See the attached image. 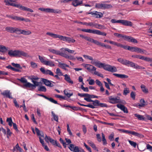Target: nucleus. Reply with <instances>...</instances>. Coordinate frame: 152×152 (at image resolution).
Masks as SVG:
<instances>
[{
    "label": "nucleus",
    "mask_w": 152,
    "mask_h": 152,
    "mask_svg": "<svg viewBox=\"0 0 152 152\" xmlns=\"http://www.w3.org/2000/svg\"><path fill=\"white\" fill-rule=\"evenodd\" d=\"M17 0H5L4 1L6 5H11L16 7V4L13 3Z\"/></svg>",
    "instance_id": "f8f14e48"
},
{
    "label": "nucleus",
    "mask_w": 152,
    "mask_h": 152,
    "mask_svg": "<svg viewBox=\"0 0 152 152\" xmlns=\"http://www.w3.org/2000/svg\"><path fill=\"white\" fill-rule=\"evenodd\" d=\"M42 81L45 85L47 86L50 87L53 86V85L51 83V82H52L51 81L49 80L46 79H43Z\"/></svg>",
    "instance_id": "a211bd4d"
},
{
    "label": "nucleus",
    "mask_w": 152,
    "mask_h": 152,
    "mask_svg": "<svg viewBox=\"0 0 152 152\" xmlns=\"http://www.w3.org/2000/svg\"><path fill=\"white\" fill-rule=\"evenodd\" d=\"M112 7V6L111 4H103V8L104 9H108Z\"/></svg>",
    "instance_id": "3c124183"
},
{
    "label": "nucleus",
    "mask_w": 152,
    "mask_h": 152,
    "mask_svg": "<svg viewBox=\"0 0 152 152\" xmlns=\"http://www.w3.org/2000/svg\"><path fill=\"white\" fill-rule=\"evenodd\" d=\"M40 70L44 74L54 76L53 73L51 70L48 69H45L44 67L41 68Z\"/></svg>",
    "instance_id": "20e7f679"
},
{
    "label": "nucleus",
    "mask_w": 152,
    "mask_h": 152,
    "mask_svg": "<svg viewBox=\"0 0 152 152\" xmlns=\"http://www.w3.org/2000/svg\"><path fill=\"white\" fill-rule=\"evenodd\" d=\"M7 50V48L3 45H0V52H3L6 51Z\"/></svg>",
    "instance_id": "7c9ffc66"
},
{
    "label": "nucleus",
    "mask_w": 152,
    "mask_h": 152,
    "mask_svg": "<svg viewBox=\"0 0 152 152\" xmlns=\"http://www.w3.org/2000/svg\"><path fill=\"white\" fill-rule=\"evenodd\" d=\"M113 75L117 77L121 78H127L128 77V76L127 75H124L119 74L116 73H113Z\"/></svg>",
    "instance_id": "a878e982"
},
{
    "label": "nucleus",
    "mask_w": 152,
    "mask_h": 152,
    "mask_svg": "<svg viewBox=\"0 0 152 152\" xmlns=\"http://www.w3.org/2000/svg\"><path fill=\"white\" fill-rule=\"evenodd\" d=\"M46 34L47 35L50 36L53 38H58L60 40L68 42L69 43H74L75 42V40L71 37L53 34L50 32H48L46 33Z\"/></svg>",
    "instance_id": "f257e3e1"
},
{
    "label": "nucleus",
    "mask_w": 152,
    "mask_h": 152,
    "mask_svg": "<svg viewBox=\"0 0 152 152\" xmlns=\"http://www.w3.org/2000/svg\"><path fill=\"white\" fill-rule=\"evenodd\" d=\"M87 81L89 82V84L90 85H93L94 84V81L89 77V79L87 80Z\"/></svg>",
    "instance_id": "603ef678"
},
{
    "label": "nucleus",
    "mask_w": 152,
    "mask_h": 152,
    "mask_svg": "<svg viewBox=\"0 0 152 152\" xmlns=\"http://www.w3.org/2000/svg\"><path fill=\"white\" fill-rule=\"evenodd\" d=\"M32 82L34 84V87L36 86H39L40 84V83H41V82H37L35 80H32Z\"/></svg>",
    "instance_id": "338daca9"
},
{
    "label": "nucleus",
    "mask_w": 152,
    "mask_h": 152,
    "mask_svg": "<svg viewBox=\"0 0 152 152\" xmlns=\"http://www.w3.org/2000/svg\"><path fill=\"white\" fill-rule=\"evenodd\" d=\"M7 121L8 122V124L10 126H12L13 122L11 118H7Z\"/></svg>",
    "instance_id": "864d4df0"
},
{
    "label": "nucleus",
    "mask_w": 152,
    "mask_h": 152,
    "mask_svg": "<svg viewBox=\"0 0 152 152\" xmlns=\"http://www.w3.org/2000/svg\"><path fill=\"white\" fill-rule=\"evenodd\" d=\"M145 61L151 63L150 64V65L152 66V58L146 57Z\"/></svg>",
    "instance_id": "49530a36"
},
{
    "label": "nucleus",
    "mask_w": 152,
    "mask_h": 152,
    "mask_svg": "<svg viewBox=\"0 0 152 152\" xmlns=\"http://www.w3.org/2000/svg\"><path fill=\"white\" fill-rule=\"evenodd\" d=\"M82 31H83L88 32L89 33H93L94 34L95 33V31L94 30H92L90 29H82Z\"/></svg>",
    "instance_id": "72a5a7b5"
},
{
    "label": "nucleus",
    "mask_w": 152,
    "mask_h": 152,
    "mask_svg": "<svg viewBox=\"0 0 152 152\" xmlns=\"http://www.w3.org/2000/svg\"><path fill=\"white\" fill-rule=\"evenodd\" d=\"M78 96H80V97H87L88 96H89V94H80L78 93Z\"/></svg>",
    "instance_id": "680f3d73"
},
{
    "label": "nucleus",
    "mask_w": 152,
    "mask_h": 152,
    "mask_svg": "<svg viewBox=\"0 0 152 152\" xmlns=\"http://www.w3.org/2000/svg\"><path fill=\"white\" fill-rule=\"evenodd\" d=\"M139 48L137 47H132L128 46L127 49L130 50L132 52H135L138 53Z\"/></svg>",
    "instance_id": "4be33fe9"
},
{
    "label": "nucleus",
    "mask_w": 152,
    "mask_h": 152,
    "mask_svg": "<svg viewBox=\"0 0 152 152\" xmlns=\"http://www.w3.org/2000/svg\"><path fill=\"white\" fill-rule=\"evenodd\" d=\"M63 76L64 77V80L68 83L71 85H72L73 84V82L71 80L69 75L66 74Z\"/></svg>",
    "instance_id": "f3484780"
},
{
    "label": "nucleus",
    "mask_w": 152,
    "mask_h": 152,
    "mask_svg": "<svg viewBox=\"0 0 152 152\" xmlns=\"http://www.w3.org/2000/svg\"><path fill=\"white\" fill-rule=\"evenodd\" d=\"M59 66L62 69L66 68V67H69V66L65 64L59 63Z\"/></svg>",
    "instance_id": "c03bdc74"
},
{
    "label": "nucleus",
    "mask_w": 152,
    "mask_h": 152,
    "mask_svg": "<svg viewBox=\"0 0 152 152\" xmlns=\"http://www.w3.org/2000/svg\"><path fill=\"white\" fill-rule=\"evenodd\" d=\"M72 5L75 7H76L80 5L83 3L82 1L80 0H71Z\"/></svg>",
    "instance_id": "1a4fd4ad"
},
{
    "label": "nucleus",
    "mask_w": 152,
    "mask_h": 152,
    "mask_svg": "<svg viewBox=\"0 0 152 152\" xmlns=\"http://www.w3.org/2000/svg\"><path fill=\"white\" fill-rule=\"evenodd\" d=\"M96 34L98 35H103L105 36L106 35V33L105 32H102L96 30Z\"/></svg>",
    "instance_id": "ea45409f"
},
{
    "label": "nucleus",
    "mask_w": 152,
    "mask_h": 152,
    "mask_svg": "<svg viewBox=\"0 0 152 152\" xmlns=\"http://www.w3.org/2000/svg\"><path fill=\"white\" fill-rule=\"evenodd\" d=\"M64 92L65 95L69 98L73 95V93L70 90H65Z\"/></svg>",
    "instance_id": "412c9836"
},
{
    "label": "nucleus",
    "mask_w": 152,
    "mask_h": 152,
    "mask_svg": "<svg viewBox=\"0 0 152 152\" xmlns=\"http://www.w3.org/2000/svg\"><path fill=\"white\" fill-rule=\"evenodd\" d=\"M109 99L110 100V102L112 104H115L117 103H124L121 101L116 98H113L112 96H110L109 97Z\"/></svg>",
    "instance_id": "423d86ee"
},
{
    "label": "nucleus",
    "mask_w": 152,
    "mask_h": 152,
    "mask_svg": "<svg viewBox=\"0 0 152 152\" xmlns=\"http://www.w3.org/2000/svg\"><path fill=\"white\" fill-rule=\"evenodd\" d=\"M131 134L140 138H142L144 137L143 135L142 134L134 131L132 132Z\"/></svg>",
    "instance_id": "cd10ccee"
},
{
    "label": "nucleus",
    "mask_w": 152,
    "mask_h": 152,
    "mask_svg": "<svg viewBox=\"0 0 152 152\" xmlns=\"http://www.w3.org/2000/svg\"><path fill=\"white\" fill-rule=\"evenodd\" d=\"M84 100L88 102H93V104L94 105V104L95 103V101H93L90 98L87 97L86 98H84Z\"/></svg>",
    "instance_id": "052dcab7"
},
{
    "label": "nucleus",
    "mask_w": 152,
    "mask_h": 152,
    "mask_svg": "<svg viewBox=\"0 0 152 152\" xmlns=\"http://www.w3.org/2000/svg\"><path fill=\"white\" fill-rule=\"evenodd\" d=\"M117 107L122 110L124 113H128L127 108L124 105L118 104L117 105Z\"/></svg>",
    "instance_id": "4468645a"
},
{
    "label": "nucleus",
    "mask_w": 152,
    "mask_h": 152,
    "mask_svg": "<svg viewBox=\"0 0 152 152\" xmlns=\"http://www.w3.org/2000/svg\"><path fill=\"white\" fill-rule=\"evenodd\" d=\"M62 11L61 10L48 8H47V12L54 13H60Z\"/></svg>",
    "instance_id": "6e6552de"
},
{
    "label": "nucleus",
    "mask_w": 152,
    "mask_h": 152,
    "mask_svg": "<svg viewBox=\"0 0 152 152\" xmlns=\"http://www.w3.org/2000/svg\"><path fill=\"white\" fill-rule=\"evenodd\" d=\"M56 73L59 76H63V74L61 72V70L58 68L56 69Z\"/></svg>",
    "instance_id": "37998d69"
},
{
    "label": "nucleus",
    "mask_w": 152,
    "mask_h": 152,
    "mask_svg": "<svg viewBox=\"0 0 152 152\" xmlns=\"http://www.w3.org/2000/svg\"><path fill=\"white\" fill-rule=\"evenodd\" d=\"M129 93V90L128 88H124L123 92V94L126 95L128 94Z\"/></svg>",
    "instance_id": "5fc2aeb1"
},
{
    "label": "nucleus",
    "mask_w": 152,
    "mask_h": 152,
    "mask_svg": "<svg viewBox=\"0 0 152 152\" xmlns=\"http://www.w3.org/2000/svg\"><path fill=\"white\" fill-rule=\"evenodd\" d=\"M52 139L50 137L48 136L47 135H45V141L47 143H48L49 141L50 142L51 141V140Z\"/></svg>",
    "instance_id": "13d9d810"
},
{
    "label": "nucleus",
    "mask_w": 152,
    "mask_h": 152,
    "mask_svg": "<svg viewBox=\"0 0 152 152\" xmlns=\"http://www.w3.org/2000/svg\"><path fill=\"white\" fill-rule=\"evenodd\" d=\"M12 19L16 20L24 21L26 22H30V20L28 18L25 19L23 17L13 15Z\"/></svg>",
    "instance_id": "39448f33"
},
{
    "label": "nucleus",
    "mask_w": 152,
    "mask_h": 152,
    "mask_svg": "<svg viewBox=\"0 0 152 152\" xmlns=\"http://www.w3.org/2000/svg\"><path fill=\"white\" fill-rule=\"evenodd\" d=\"M8 54L11 57H21L22 56L25 57H28L29 56L24 51L19 50H9L8 51Z\"/></svg>",
    "instance_id": "f03ea898"
},
{
    "label": "nucleus",
    "mask_w": 152,
    "mask_h": 152,
    "mask_svg": "<svg viewBox=\"0 0 152 152\" xmlns=\"http://www.w3.org/2000/svg\"><path fill=\"white\" fill-rule=\"evenodd\" d=\"M1 94L4 96L10 99H12V97L11 96V94L10 92V91L9 90H7L4 91L1 93Z\"/></svg>",
    "instance_id": "2eb2a0df"
},
{
    "label": "nucleus",
    "mask_w": 152,
    "mask_h": 152,
    "mask_svg": "<svg viewBox=\"0 0 152 152\" xmlns=\"http://www.w3.org/2000/svg\"><path fill=\"white\" fill-rule=\"evenodd\" d=\"M38 95L40 96H42L45 99L48 100L51 102L55 104H59L58 103L57 101L55 100H54L52 98H49L48 97L45 96L43 95L38 94Z\"/></svg>",
    "instance_id": "9b49d317"
},
{
    "label": "nucleus",
    "mask_w": 152,
    "mask_h": 152,
    "mask_svg": "<svg viewBox=\"0 0 152 152\" xmlns=\"http://www.w3.org/2000/svg\"><path fill=\"white\" fill-rule=\"evenodd\" d=\"M63 48L60 49V56L66 58L68 55L66 52H67L64 49V48Z\"/></svg>",
    "instance_id": "ddd939ff"
},
{
    "label": "nucleus",
    "mask_w": 152,
    "mask_h": 152,
    "mask_svg": "<svg viewBox=\"0 0 152 152\" xmlns=\"http://www.w3.org/2000/svg\"><path fill=\"white\" fill-rule=\"evenodd\" d=\"M31 33V32L28 30L26 31L19 28L18 33L17 34H21L24 35H28L30 34Z\"/></svg>",
    "instance_id": "9d476101"
},
{
    "label": "nucleus",
    "mask_w": 152,
    "mask_h": 152,
    "mask_svg": "<svg viewBox=\"0 0 152 152\" xmlns=\"http://www.w3.org/2000/svg\"><path fill=\"white\" fill-rule=\"evenodd\" d=\"M18 80L23 83H26L27 81V80L24 77H21L20 79H19Z\"/></svg>",
    "instance_id": "0e129e2a"
},
{
    "label": "nucleus",
    "mask_w": 152,
    "mask_h": 152,
    "mask_svg": "<svg viewBox=\"0 0 152 152\" xmlns=\"http://www.w3.org/2000/svg\"><path fill=\"white\" fill-rule=\"evenodd\" d=\"M31 67L33 68H35L37 67V64L33 61H31L30 63Z\"/></svg>",
    "instance_id": "e2e57ef3"
},
{
    "label": "nucleus",
    "mask_w": 152,
    "mask_h": 152,
    "mask_svg": "<svg viewBox=\"0 0 152 152\" xmlns=\"http://www.w3.org/2000/svg\"><path fill=\"white\" fill-rule=\"evenodd\" d=\"M103 4H96V8L98 9H102L103 8Z\"/></svg>",
    "instance_id": "bf43d9fd"
},
{
    "label": "nucleus",
    "mask_w": 152,
    "mask_h": 152,
    "mask_svg": "<svg viewBox=\"0 0 152 152\" xmlns=\"http://www.w3.org/2000/svg\"><path fill=\"white\" fill-rule=\"evenodd\" d=\"M35 131L37 136L39 137L44 138V135L42 131L39 130L38 129L35 128Z\"/></svg>",
    "instance_id": "6ab92c4d"
},
{
    "label": "nucleus",
    "mask_w": 152,
    "mask_h": 152,
    "mask_svg": "<svg viewBox=\"0 0 152 152\" xmlns=\"http://www.w3.org/2000/svg\"><path fill=\"white\" fill-rule=\"evenodd\" d=\"M80 23L83 24V25H85L86 26H94V23L92 22H91L89 23H87L86 22H80Z\"/></svg>",
    "instance_id": "a18cd8bd"
},
{
    "label": "nucleus",
    "mask_w": 152,
    "mask_h": 152,
    "mask_svg": "<svg viewBox=\"0 0 152 152\" xmlns=\"http://www.w3.org/2000/svg\"><path fill=\"white\" fill-rule=\"evenodd\" d=\"M51 113L54 120L58 122V115H56L53 111H52Z\"/></svg>",
    "instance_id": "58836bf2"
},
{
    "label": "nucleus",
    "mask_w": 152,
    "mask_h": 152,
    "mask_svg": "<svg viewBox=\"0 0 152 152\" xmlns=\"http://www.w3.org/2000/svg\"><path fill=\"white\" fill-rule=\"evenodd\" d=\"M140 104L139 106L141 107H143L145 105V102L143 99H141L140 100Z\"/></svg>",
    "instance_id": "09e8293b"
},
{
    "label": "nucleus",
    "mask_w": 152,
    "mask_h": 152,
    "mask_svg": "<svg viewBox=\"0 0 152 152\" xmlns=\"http://www.w3.org/2000/svg\"><path fill=\"white\" fill-rule=\"evenodd\" d=\"M130 39H129V42H132L134 43H137L138 42L137 40L136 39L132 37H130Z\"/></svg>",
    "instance_id": "8fccbe9b"
},
{
    "label": "nucleus",
    "mask_w": 152,
    "mask_h": 152,
    "mask_svg": "<svg viewBox=\"0 0 152 152\" xmlns=\"http://www.w3.org/2000/svg\"><path fill=\"white\" fill-rule=\"evenodd\" d=\"M18 29L19 28L17 27L7 26L5 28L6 31L10 33H15L17 34L18 33Z\"/></svg>",
    "instance_id": "7ed1b4c3"
},
{
    "label": "nucleus",
    "mask_w": 152,
    "mask_h": 152,
    "mask_svg": "<svg viewBox=\"0 0 152 152\" xmlns=\"http://www.w3.org/2000/svg\"><path fill=\"white\" fill-rule=\"evenodd\" d=\"M38 91H39L45 92L46 91V89L44 86H42L39 87L38 89Z\"/></svg>",
    "instance_id": "6e6d98bb"
},
{
    "label": "nucleus",
    "mask_w": 152,
    "mask_h": 152,
    "mask_svg": "<svg viewBox=\"0 0 152 152\" xmlns=\"http://www.w3.org/2000/svg\"><path fill=\"white\" fill-rule=\"evenodd\" d=\"M129 142L132 146H133L134 148H135L136 147V146L137 145L136 143L135 142H134L133 141H131L130 140H129Z\"/></svg>",
    "instance_id": "69168bd1"
},
{
    "label": "nucleus",
    "mask_w": 152,
    "mask_h": 152,
    "mask_svg": "<svg viewBox=\"0 0 152 152\" xmlns=\"http://www.w3.org/2000/svg\"><path fill=\"white\" fill-rule=\"evenodd\" d=\"M96 106H99L101 107H107V104L100 103L99 100H96Z\"/></svg>",
    "instance_id": "5701e85b"
},
{
    "label": "nucleus",
    "mask_w": 152,
    "mask_h": 152,
    "mask_svg": "<svg viewBox=\"0 0 152 152\" xmlns=\"http://www.w3.org/2000/svg\"><path fill=\"white\" fill-rule=\"evenodd\" d=\"M134 116L135 117H137L139 120H143L145 119V118L142 115H138L137 114H135Z\"/></svg>",
    "instance_id": "f704fd0d"
},
{
    "label": "nucleus",
    "mask_w": 152,
    "mask_h": 152,
    "mask_svg": "<svg viewBox=\"0 0 152 152\" xmlns=\"http://www.w3.org/2000/svg\"><path fill=\"white\" fill-rule=\"evenodd\" d=\"M16 7L19 8L21 10L24 11H26L27 8V7L23 6L21 5L20 4H17Z\"/></svg>",
    "instance_id": "c85d7f7f"
},
{
    "label": "nucleus",
    "mask_w": 152,
    "mask_h": 152,
    "mask_svg": "<svg viewBox=\"0 0 152 152\" xmlns=\"http://www.w3.org/2000/svg\"><path fill=\"white\" fill-rule=\"evenodd\" d=\"M117 71V69L116 67L114 66H111V67H110V70L109 71L112 72H116Z\"/></svg>",
    "instance_id": "c9c22d12"
},
{
    "label": "nucleus",
    "mask_w": 152,
    "mask_h": 152,
    "mask_svg": "<svg viewBox=\"0 0 152 152\" xmlns=\"http://www.w3.org/2000/svg\"><path fill=\"white\" fill-rule=\"evenodd\" d=\"M80 37L85 39H86V40L90 42H94H94H95L94 40V39H92L90 37H88L84 36L83 35H81V34L80 35Z\"/></svg>",
    "instance_id": "aec40b11"
},
{
    "label": "nucleus",
    "mask_w": 152,
    "mask_h": 152,
    "mask_svg": "<svg viewBox=\"0 0 152 152\" xmlns=\"http://www.w3.org/2000/svg\"><path fill=\"white\" fill-rule=\"evenodd\" d=\"M102 141L103 142V145H106L107 144V143L105 138V135L103 133H102Z\"/></svg>",
    "instance_id": "473e14b6"
},
{
    "label": "nucleus",
    "mask_w": 152,
    "mask_h": 152,
    "mask_svg": "<svg viewBox=\"0 0 152 152\" xmlns=\"http://www.w3.org/2000/svg\"><path fill=\"white\" fill-rule=\"evenodd\" d=\"M111 65L108 64H104L103 68L105 70L109 71Z\"/></svg>",
    "instance_id": "4c0bfd02"
},
{
    "label": "nucleus",
    "mask_w": 152,
    "mask_h": 152,
    "mask_svg": "<svg viewBox=\"0 0 152 152\" xmlns=\"http://www.w3.org/2000/svg\"><path fill=\"white\" fill-rule=\"evenodd\" d=\"M104 64L98 61H96V66L99 68H103Z\"/></svg>",
    "instance_id": "2f4dec72"
},
{
    "label": "nucleus",
    "mask_w": 152,
    "mask_h": 152,
    "mask_svg": "<svg viewBox=\"0 0 152 152\" xmlns=\"http://www.w3.org/2000/svg\"><path fill=\"white\" fill-rule=\"evenodd\" d=\"M38 57H39V60L40 61H41V62L43 64H45L47 60H45L44 59V57H43L41 56H40V55H39L38 56Z\"/></svg>",
    "instance_id": "e433bc0d"
},
{
    "label": "nucleus",
    "mask_w": 152,
    "mask_h": 152,
    "mask_svg": "<svg viewBox=\"0 0 152 152\" xmlns=\"http://www.w3.org/2000/svg\"><path fill=\"white\" fill-rule=\"evenodd\" d=\"M115 45L117 46L118 47H120L121 48H122L125 49H127V48H128V46L124 45L120 43H116V45Z\"/></svg>",
    "instance_id": "79ce46f5"
},
{
    "label": "nucleus",
    "mask_w": 152,
    "mask_h": 152,
    "mask_svg": "<svg viewBox=\"0 0 152 152\" xmlns=\"http://www.w3.org/2000/svg\"><path fill=\"white\" fill-rule=\"evenodd\" d=\"M24 86L26 87L29 88H32L34 87V85L28 82H27V83H26L25 84H24Z\"/></svg>",
    "instance_id": "a19ab883"
},
{
    "label": "nucleus",
    "mask_w": 152,
    "mask_h": 152,
    "mask_svg": "<svg viewBox=\"0 0 152 152\" xmlns=\"http://www.w3.org/2000/svg\"><path fill=\"white\" fill-rule=\"evenodd\" d=\"M121 23L124 25L130 26H132L133 25L131 21L124 20H121Z\"/></svg>",
    "instance_id": "dca6fc26"
},
{
    "label": "nucleus",
    "mask_w": 152,
    "mask_h": 152,
    "mask_svg": "<svg viewBox=\"0 0 152 152\" xmlns=\"http://www.w3.org/2000/svg\"><path fill=\"white\" fill-rule=\"evenodd\" d=\"M132 56L133 58H139V59L142 60H144L145 61L146 58V56H144L141 55H133Z\"/></svg>",
    "instance_id": "b1692460"
},
{
    "label": "nucleus",
    "mask_w": 152,
    "mask_h": 152,
    "mask_svg": "<svg viewBox=\"0 0 152 152\" xmlns=\"http://www.w3.org/2000/svg\"><path fill=\"white\" fill-rule=\"evenodd\" d=\"M11 64L13 66L16 68H18L20 69H22V67L19 64H15L14 63H12Z\"/></svg>",
    "instance_id": "de8ad7c7"
},
{
    "label": "nucleus",
    "mask_w": 152,
    "mask_h": 152,
    "mask_svg": "<svg viewBox=\"0 0 152 152\" xmlns=\"http://www.w3.org/2000/svg\"><path fill=\"white\" fill-rule=\"evenodd\" d=\"M64 49L65 50H66L67 52L70 54H73L75 52V51L74 50H70L69 49L67 48H64Z\"/></svg>",
    "instance_id": "4d7b16f0"
},
{
    "label": "nucleus",
    "mask_w": 152,
    "mask_h": 152,
    "mask_svg": "<svg viewBox=\"0 0 152 152\" xmlns=\"http://www.w3.org/2000/svg\"><path fill=\"white\" fill-rule=\"evenodd\" d=\"M45 65L47 66H49L50 67L55 66L54 62L51 60H47L45 64Z\"/></svg>",
    "instance_id": "393cba45"
},
{
    "label": "nucleus",
    "mask_w": 152,
    "mask_h": 152,
    "mask_svg": "<svg viewBox=\"0 0 152 152\" xmlns=\"http://www.w3.org/2000/svg\"><path fill=\"white\" fill-rule=\"evenodd\" d=\"M140 88L142 91L145 94H148V88H146L145 86L144 85H141L140 86Z\"/></svg>",
    "instance_id": "bb28decb"
},
{
    "label": "nucleus",
    "mask_w": 152,
    "mask_h": 152,
    "mask_svg": "<svg viewBox=\"0 0 152 152\" xmlns=\"http://www.w3.org/2000/svg\"><path fill=\"white\" fill-rule=\"evenodd\" d=\"M68 148L72 151L73 152H80L78 147L76 146H74V145L73 144H70Z\"/></svg>",
    "instance_id": "0eeeda50"
},
{
    "label": "nucleus",
    "mask_w": 152,
    "mask_h": 152,
    "mask_svg": "<svg viewBox=\"0 0 152 152\" xmlns=\"http://www.w3.org/2000/svg\"><path fill=\"white\" fill-rule=\"evenodd\" d=\"M66 58L72 60H75V58L73 56L71 55L69 56V55H68V56L67 57V58Z\"/></svg>",
    "instance_id": "774afa93"
},
{
    "label": "nucleus",
    "mask_w": 152,
    "mask_h": 152,
    "mask_svg": "<svg viewBox=\"0 0 152 152\" xmlns=\"http://www.w3.org/2000/svg\"><path fill=\"white\" fill-rule=\"evenodd\" d=\"M103 17V14L101 12L96 11V18H100Z\"/></svg>",
    "instance_id": "c756f323"
}]
</instances>
